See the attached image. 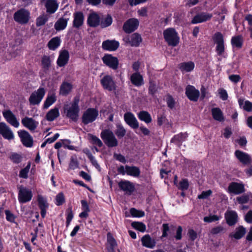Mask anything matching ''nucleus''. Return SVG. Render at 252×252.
<instances>
[{"mask_svg": "<svg viewBox=\"0 0 252 252\" xmlns=\"http://www.w3.org/2000/svg\"><path fill=\"white\" fill-rule=\"evenodd\" d=\"M79 101L78 98L75 97L71 106L69 107L68 105H65L63 107L64 111L66 117L74 122L77 121L79 116L80 111L78 105Z\"/></svg>", "mask_w": 252, "mask_h": 252, "instance_id": "1", "label": "nucleus"}, {"mask_svg": "<svg viewBox=\"0 0 252 252\" xmlns=\"http://www.w3.org/2000/svg\"><path fill=\"white\" fill-rule=\"evenodd\" d=\"M165 40L169 46H176L179 43L180 38L174 28H168L163 31Z\"/></svg>", "mask_w": 252, "mask_h": 252, "instance_id": "2", "label": "nucleus"}, {"mask_svg": "<svg viewBox=\"0 0 252 252\" xmlns=\"http://www.w3.org/2000/svg\"><path fill=\"white\" fill-rule=\"evenodd\" d=\"M100 137L109 148L115 147L118 145V141L114 133L109 129L102 130L100 133Z\"/></svg>", "mask_w": 252, "mask_h": 252, "instance_id": "3", "label": "nucleus"}, {"mask_svg": "<svg viewBox=\"0 0 252 252\" xmlns=\"http://www.w3.org/2000/svg\"><path fill=\"white\" fill-rule=\"evenodd\" d=\"M98 116V111L95 108H88L84 112L82 117V122L86 125L94 122Z\"/></svg>", "mask_w": 252, "mask_h": 252, "instance_id": "4", "label": "nucleus"}, {"mask_svg": "<svg viewBox=\"0 0 252 252\" xmlns=\"http://www.w3.org/2000/svg\"><path fill=\"white\" fill-rule=\"evenodd\" d=\"M213 40L216 44V51L219 56H222L225 51L223 36L220 32H216L213 36Z\"/></svg>", "mask_w": 252, "mask_h": 252, "instance_id": "5", "label": "nucleus"}, {"mask_svg": "<svg viewBox=\"0 0 252 252\" xmlns=\"http://www.w3.org/2000/svg\"><path fill=\"white\" fill-rule=\"evenodd\" d=\"M18 200L20 203H25L30 201L32 197V193L31 189L23 186L18 187Z\"/></svg>", "mask_w": 252, "mask_h": 252, "instance_id": "6", "label": "nucleus"}, {"mask_svg": "<svg viewBox=\"0 0 252 252\" xmlns=\"http://www.w3.org/2000/svg\"><path fill=\"white\" fill-rule=\"evenodd\" d=\"M30 12L23 8L16 11L14 14V20L22 24H26L29 22Z\"/></svg>", "mask_w": 252, "mask_h": 252, "instance_id": "7", "label": "nucleus"}, {"mask_svg": "<svg viewBox=\"0 0 252 252\" xmlns=\"http://www.w3.org/2000/svg\"><path fill=\"white\" fill-rule=\"evenodd\" d=\"M45 94V90L43 88H39L36 91L33 92L30 98L29 101L32 105L38 104Z\"/></svg>", "mask_w": 252, "mask_h": 252, "instance_id": "8", "label": "nucleus"}, {"mask_svg": "<svg viewBox=\"0 0 252 252\" xmlns=\"http://www.w3.org/2000/svg\"><path fill=\"white\" fill-rule=\"evenodd\" d=\"M139 24V21L137 19L130 18L125 22L123 29L126 33H130L137 29Z\"/></svg>", "mask_w": 252, "mask_h": 252, "instance_id": "9", "label": "nucleus"}, {"mask_svg": "<svg viewBox=\"0 0 252 252\" xmlns=\"http://www.w3.org/2000/svg\"><path fill=\"white\" fill-rule=\"evenodd\" d=\"M102 60L103 63L110 68L114 70L118 68L119 60L117 57H113L110 54H105Z\"/></svg>", "mask_w": 252, "mask_h": 252, "instance_id": "10", "label": "nucleus"}, {"mask_svg": "<svg viewBox=\"0 0 252 252\" xmlns=\"http://www.w3.org/2000/svg\"><path fill=\"white\" fill-rule=\"evenodd\" d=\"M100 83L103 88L109 91H115L116 89V84L110 75L104 76L101 79Z\"/></svg>", "mask_w": 252, "mask_h": 252, "instance_id": "11", "label": "nucleus"}, {"mask_svg": "<svg viewBox=\"0 0 252 252\" xmlns=\"http://www.w3.org/2000/svg\"><path fill=\"white\" fill-rule=\"evenodd\" d=\"M22 144L27 147H31L33 145V139L30 133L25 130L18 131Z\"/></svg>", "mask_w": 252, "mask_h": 252, "instance_id": "12", "label": "nucleus"}, {"mask_svg": "<svg viewBox=\"0 0 252 252\" xmlns=\"http://www.w3.org/2000/svg\"><path fill=\"white\" fill-rule=\"evenodd\" d=\"M234 154L236 158L243 164L249 165L252 163V158L248 154L237 150L235 151Z\"/></svg>", "mask_w": 252, "mask_h": 252, "instance_id": "13", "label": "nucleus"}, {"mask_svg": "<svg viewBox=\"0 0 252 252\" xmlns=\"http://www.w3.org/2000/svg\"><path fill=\"white\" fill-rule=\"evenodd\" d=\"M228 191L234 194H240L245 191V186L243 183L231 182L228 187Z\"/></svg>", "mask_w": 252, "mask_h": 252, "instance_id": "14", "label": "nucleus"}, {"mask_svg": "<svg viewBox=\"0 0 252 252\" xmlns=\"http://www.w3.org/2000/svg\"><path fill=\"white\" fill-rule=\"evenodd\" d=\"M120 189L128 195H131L135 190V187L132 182L127 180H122L118 183Z\"/></svg>", "mask_w": 252, "mask_h": 252, "instance_id": "15", "label": "nucleus"}, {"mask_svg": "<svg viewBox=\"0 0 252 252\" xmlns=\"http://www.w3.org/2000/svg\"><path fill=\"white\" fill-rule=\"evenodd\" d=\"M0 134L2 137L8 140L14 138V134L10 128L4 123H0Z\"/></svg>", "mask_w": 252, "mask_h": 252, "instance_id": "16", "label": "nucleus"}, {"mask_svg": "<svg viewBox=\"0 0 252 252\" xmlns=\"http://www.w3.org/2000/svg\"><path fill=\"white\" fill-rule=\"evenodd\" d=\"M186 94L190 100L196 102L199 98L200 93L193 86L188 85L186 88Z\"/></svg>", "mask_w": 252, "mask_h": 252, "instance_id": "17", "label": "nucleus"}, {"mask_svg": "<svg viewBox=\"0 0 252 252\" xmlns=\"http://www.w3.org/2000/svg\"><path fill=\"white\" fill-rule=\"evenodd\" d=\"M124 118L125 122L133 129L139 127V123L134 115L131 112H126L124 114Z\"/></svg>", "mask_w": 252, "mask_h": 252, "instance_id": "18", "label": "nucleus"}, {"mask_svg": "<svg viewBox=\"0 0 252 252\" xmlns=\"http://www.w3.org/2000/svg\"><path fill=\"white\" fill-rule=\"evenodd\" d=\"M212 16L211 13L202 12L196 14L192 19L191 23L194 24L204 22L211 19Z\"/></svg>", "mask_w": 252, "mask_h": 252, "instance_id": "19", "label": "nucleus"}, {"mask_svg": "<svg viewBox=\"0 0 252 252\" xmlns=\"http://www.w3.org/2000/svg\"><path fill=\"white\" fill-rule=\"evenodd\" d=\"M22 125L31 131H34L38 125V122L32 118L26 117L22 119Z\"/></svg>", "mask_w": 252, "mask_h": 252, "instance_id": "20", "label": "nucleus"}, {"mask_svg": "<svg viewBox=\"0 0 252 252\" xmlns=\"http://www.w3.org/2000/svg\"><path fill=\"white\" fill-rule=\"evenodd\" d=\"M4 118L6 121L12 126L18 127L19 126V123L17 121L15 116L9 110L4 111L2 112Z\"/></svg>", "mask_w": 252, "mask_h": 252, "instance_id": "21", "label": "nucleus"}, {"mask_svg": "<svg viewBox=\"0 0 252 252\" xmlns=\"http://www.w3.org/2000/svg\"><path fill=\"white\" fill-rule=\"evenodd\" d=\"M119 47V43L115 40H107L102 42V48L104 50L116 51Z\"/></svg>", "mask_w": 252, "mask_h": 252, "instance_id": "22", "label": "nucleus"}, {"mask_svg": "<svg viewBox=\"0 0 252 252\" xmlns=\"http://www.w3.org/2000/svg\"><path fill=\"white\" fill-rule=\"evenodd\" d=\"M69 58V53L67 50L61 51L57 61V65L60 67L64 66L68 63Z\"/></svg>", "mask_w": 252, "mask_h": 252, "instance_id": "23", "label": "nucleus"}, {"mask_svg": "<svg viewBox=\"0 0 252 252\" xmlns=\"http://www.w3.org/2000/svg\"><path fill=\"white\" fill-rule=\"evenodd\" d=\"M44 5L46 12L49 14L55 13L59 7V3L56 0H46Z\"/></svg>", "mask_w": 252, "mask_h": 252, "instance_id": "24", "label": "nucleus"}, {"mask_svg": "<svg viewBox=\"0 0 252 252\" xmlns=\"http://www.w3.org/2000/svg\"><path fill=\"white\" fill-rule=\"evenodd\" d=\"M225 218L227 223L229 226L235 225L238 221V216L234 211H227L225 214Z\"/></svg>", "mask_w": 252, "mask_h": 252, "instance_id": "25", "label": "nucleus"}, {"mask_svg": "<svg viewBox=\"0 0 252 252\" xmlns=\"http://www.w3.org/2000/svg\"><path fill=\"white\" fill-rule=\"evenodd\" d=\"M100 20L99 15L95 12H92L89 15L87 23L91 27H96L100 25Z\"/></svg>", "mask_w": 252, "mask_h": 252, "instance_id": "26", "label": "nucleus"}, {"mask_svg": "<svg viewBox=\"0 0 252 252\" xmlns=\"http://www.w3.org/2000/svg\"><path fill=\"white\" fill-rule=\"evenodd\" d=\"M38 202L40 209L41 210V216L44 218L46 214V210L48 207L47 200L41 195H38Z\"/></svg>", "mask_w": 252, "mask_h": 252, "instance_id": "27", "label": "nucleus"}, {"mask_svg": "<svg viewBox=\"0 0 252 252\" xmlns=\"http://www.w3.org/2000/svg\"><path fill=\"white\" fill-rule=\"evenodd\" d=\"M246 233V229L242 225L236 227L234 233H231L229 236L234 238L236 240H239L244 236Z\"/></svg>", "mask_w": 252, "mask_h": 252, "instance_id": "28", "label": "nucleus"}, {"mask_svg": "<svg viewBox=\"0 0 252 252\" xmlns=\"http://www.w3.org/2000/svg\"><path fill=\"white\" fill-rule=\"evenodd\" d=\"M74 20L73 26L74 27L78 28L81 27L84 22V15L82 12H76L73 14Z\"/></svg>", "mask_w": 252, "mask_h": 252, "instance_id": "29", "label": "nucleus"}, {"mask_svg": "<svg viewBox=\"0 0 252 252\" xmlns=\"http://www.w3.org/2000/svg\"><path fill=\"white\" fill-rule=\"evenodd\" d=\"M142 244L143 246L153 249L156 246V241L152 239L149 235H146L144 236L141 239Z\"/></svg>", "mask_w": 252, "mask_h": 252, "instance_id": "30", "label": "nucleus"}, {"mask_svg": "<svg viewBox=\"0 0 252 252\" xmlns=\"http://www.w3.org/2000/svg\"><path fill=\"white\" fill-rule=\"evenodd\" d=\"M130 81L136 86H140L144 84L143 77L139 72L133 73L131 75Z\"/></svg>", "mask_w": 252, "mask_h": 252, "instance_id": "31", "label": "nucleus"}, {"mask_svg": "<svg viewBox=\"0 0 252 252\" xmlns=\"http://www.w3.org/2000/svg\"><path fill=\"white\" fill-rule=\"evenodd\" d=\"M117 246V242L114 237L110 234H107V249L108 252H115V248Z\"/></svg>", "mask_w": 252, "mask_h": 252, "instance_id": "32", "label": "nucleus"}, {"mask_svg": "<svg viewBox=\"0 0 252 252\" xmlns=\"http://www.w3.org/2000/svg\"><path fill=\"white\" fill-rule=\"evenodd\" d=\"M57 100L56 94L54 91L48 93L47 97L44 103V108L47 109L53 104Z\"/></svg>", "mask_w": 252, "mask_h": 252, "instance_id": "33", "label": "nucleus"}, {"mask_svg": "<svg viewBox=\"0 0 252 252\" xmlns=\"http://www.w3.org/2000/svg\"><path fill=\"white\" fill-rule=\"evenodd\" d=\"M69 19L62 17L59 18L55 23L54 28L57 31L64 30L66 26Z\"/></svg>", "mask_w": 252, "mask_h": 252, "instance_id": "34", "label": "nucleus"}, {"mask_svg": "<svg viewBox=\"0 0 252 252\" xmlns=\"http://www.w3.org/2000/svg\"><path fill=\"white\" fill-rule=\"evenodd\" d=\"M142 39L141 35L137 33H134L130 37L129 42L131 46L137 47L142 42Z\"/></svg>", "mask_w": 252, "mask_h": 252, "instance_id": "35", "label": "nucleus"}, {"mask_svg": "<svg viewBox=\"0 0 252 252\" xmlns=\"http://www.w3.org/2000/svg\"><path fill=\"white\" fill-rule=\"evenodd\" d=\"M213 119L219 122H222L224 118L223 113L219 108H213L211 110Z\"/></svg>", "mask_w": 252, "mask_h": 252, "instance_id": "36", "label": "nucleus"}, {"mask_svg": "<svg viewBox=\"0 0 252 252\" xmlns=\"http://www.w3.org/2000/svg\"><path fill=\"white\" fill-rule=\"evenodd\" d=\"M188 134L186 132L180 133L175 135L171 140V142L174 143L180 146L181 144L187 139Z\"/></svg>", "mask_w": 252, "mask_h": 252, "instance_id": "37", "label": "nucleus"}, {"mask_svg": "<svg viewBox=\"0 0 252 252\" xmlns=\"http://www.w3.org/2000/svg\"><path fill=\"white\" fill-rule=\"evenodd\" d=\"M126 173L127 175L131 176L134 177H138L139 176L140 174V169L136 166H126Z\"/></svg>", "mask_w": 252, "mask_h": 252, "instance_id": "38", "label": "nucleus"}, {"mask_svg": "<svg viewBox=\"0 0 252 252\" xmlns=\"http://www.w3.org/2000/svg\"><path fill=\"white\" fill-rule=\"evenodd\" d=\"M194 68V63L192 62H184L179 64V68L183 72L192 71Z\"/></svg>", "mask_w": 252, "mask_h": 252, "instance_id": "39", "label": "nucleus"}, {"mask_svg": "<svg viewBox=\"0 0 252 252\" xmlns=\"http://www.w3.org/2000/svg\"><path fill=\"white\" fill-rule=\"evenodd\" d=\"M176 227L173 225H169L168 223L162 224V234L161 237H167L169 234H171L175 230Z\"/></svg>", "mask_w": 252, "mask_h": 252, "instance_id": "40", "label": "nucleus"}, {"mask_svg": "<svg viewBox=\"0 0 252 252\" xmlns=\"http://www.w3.org/2000/svg\"><path fill=\"white\" fill-rule=\"evenodd\" d=\"M60 116L59 109L54 108L51 109L46 114V118L48 121H53Z\"/></svg>", "mask_w": 252, "mask_h": 252, "instance_id": "41", "label": "nucleus"}, {"mask_svg": "<svg viewBox=\"0 0 252 252\" xmlns=\"http://www.w3.org/2000/svg\"><path fill=\"white\" fill-rule=\"evenodd\" d=\"M72 88L70 83L63 82L60 87V93L63 95H66L71 92Z\"/></svg>", "mask_w": 252, "mask_h": 252, "instance_id": "42", "label": "nucleus"}, {"mask_svg": "<svg viewBox=\"0 0 252 252\" xmlns=\"http://www.w3.org/2000/svg\"><path fill=\"white\" fill-rule=\"evenodd\" d=\"M61 44L60 37L56 36L52 38L48 43V48L51 50H55Z\"/></svg>", "mask_w": 252, "mask_h": 252, "instance_id": "43", "label": "nucleus"}, {"mask_svg": "<svg viewBox=\"0 0 252 252\" xmlns=\"http://www.w3.org/2000/svg\"><path fill=\"white\" fill-rule=\"evenodd\" d=\"M138 118L146 124L150 123L152 122V117L150 114L147 111H141L138 114Z\"/></svg>", "mask_w": 252, "mask_h": 252, "instance_id": "44", "label": "nucleus"}, {"mask_svg": "<svg viewBox=\"0 0 252 252\" xmlns=\"http://www.w3.org/2000/svg\"><path fill=\"white\" fill-rule=\"evenodd\" d=\"M243 99H239L238 103L240 107L247 112H252V102L249 100H246L244 102Z\"/></svg>", "mask_w": 252, "mask_h": 252, "instance_id": "45", "label": "nucleus"}, {"mask_svg": "<svg viewBox=\"0 0 252 252\" xmlns=\"http://www.w3.org/2000/svg\"><path fill=\"white\" fill-rule=\"evenodd\" d=\"M231 42L232 46L237 48H241L242 46L243 39L240 35L233 37Z\"/></svg>", "mask_w": 252, "mask_h": 252, "instance_id": "46", "label": "nucleus"}, {"mask_svg": "<svg viewBox=\"0 0 252 252\" xmlns=\"http://www.w3.org/2000/svg\"><path fill=\"white\" fill-rule=\"evenodd\" d=\"M115 133L119 138H121L126 135V130L121 124H118L116 125Z\"/></svg>", "mask_w": 252, "mask_h": 252, "instance_id": "47", "label": "nucleus"}, {"mask_svg": "<svg viewBox=\"0 0 252 252\" xmlns=\"http://www.w3.org/2000/svg\"><path fill=\"white\" fill-rule=\"evenodd\" d=\"M41 65L45 72L49 70L51 65V60L50 57L47 56H44L41 60Z\"/></svg>", "mask_w": 252, "mask_h": 252, "instance_id": "48", "label": "nucleus"}, {"mask_svg": "<svg viewBox=\"0 0 252 252\" xmlns=\"http://www.w3.org/2000/svg\"><path fill=\"white\" fill-rule=\"evenodd\" d=\"M251 196V193H245L236 198L239 204H243L249 202Z\"/></svg>", "mask_w": 252, "mask_h": 252, "instance_id": "49", "label": "nucleus"}, {"mask_svg": "<svg viewBox=\"0 0 252 252\" xmlns=\"http://www.w3.org/2000/svg\"><path fill=\"white\" fill-rule=\"evenodd\" d=\"M88 135L89 140L93 144L99 147H101L103 146L102 142L98 137L91 134H89Z\"/></svg>", "mask_w": 252, "mask_h": 252, "instance_id": "50", "label": "nucleus"}, {"mask_svg": "<svg viewBox=\"0 0 252 252\" xmlns=\"http://www.w3.org/2000/svg\"><path fill=\"white\" fill-rule=\"evenodd\" d=\"M131 226L135 229L143 232L146 230V225L141 222L134 221L132 222Z\"/></svg>", "mask_w": 252, "mask_h": 252, "instance_id": "51", "label": "nucleus"}, {"mask_svg": "<svg viewBox=\"0 0 252 252\" xmlns=\"http://www.w3.org/2000/svg\"><path fill=\"white\" fill-rule=\"evenodd\" d=\"M112 22V18L111 16L108 15L107 17L103 20H102L100 23L101 28H104L107 27L111 25Z\"/></svg>", "mask_w": 252, "mask_h": 252, "instance_id": "52", "label": "nucleus"}, {"mask_svg": "<svg viewBox=\"0 0 252 252\" xmlns=\"http://www.w3.org/2000/svg\"><path fill=\"white\" fill-rule=\"evenodd\" d=\"M226 229L221 225L217 226L213 228L211 230V233L213 235H217L220 233L225 232Z\"/></svg>", "mask_w": 252, "mask_h": 252, "instance_id": "53", "label": "nucleus"}, {"mask_svg": "<svg viewBox=\"0 0 252 252\" xmlns=\"http://www.w3.org/2000/svg\"><path fill=\"white\" fill-rule=\"evenodd\" d=\"M48 18L47 15H42L38 17L36 19V26L37 27L44 25L48 21Z\"/></svg>", "mask_w": 252, "mask_h": 252, "instance_id": "54", "label": "nucleus"}, {"mask_svg": "<svg viewBox=\"0 0 252 252\" xmlns=\"http://www.w3.org/2000/svg\"><path fill=\"white\" fill-rule=\"evenodd\" d=\"M130 213L133 217H142L145 215V213L143 211L138 210L134 208L130 209Z\"/></svg>", "mask_w": 252, "mask_h": 252, "instance_id": "55", "label": "nucleus"}, {"mask_svg": "<svg viewBox=\"0 0 252 252\" xmlns=\"http://www.w3.org/2000/svg\"><path fill=\"white\" fill-rule=\"evenodd\" d=\"M220 220V217L217 215H213L205 217L203 220L206 222H211L213 221H216Z\"/></svg>", "mask_w": 252, "mask_h": 252, "instance_id": "56", "label": "nucleus"}, {"mask_svg": "<svg viewBox=\"0 0 252 252\" xmlns=\"http://www.w3.org/2000/svg\"><path fill=\"white\" fill-rule=\"evenodd\" d=\"M56 204L58 206L62 205L64 202V197L62 192L57 194L56 197Z\"/></svg>", "mask_w": 252, "mask_h": 252, "instance_id": "57", "label": "nucleus"}, {"mask_svg": "<svg viewBox=\"0 0 252 252\" xmlns=\"http://www.w3.org/2000/svg\"><path fill=\"white\" fill-rule=\"evenodd\" d=\"M87 155L88 158H89V159L90 160L92 164L94 166H95L97 169L100 168V166H99V164H98L97 161L96 160V159H95L94 157L93 156V155L90 152H88L87 154Z\"/></svg>", "mask_w": 252, "mask_h": 252, "instance_id": "58", "label": "nucleus"}, {"mask_svg": "<svg viewBox=\"0 0 252 252\" xmlns=\"http://www.w3.org/2000/svg\"><path fill=\"white\" fill-rule=\"evenodd\" d=\"M189 187V183L187 179H183L180 183L179 185V189L185 190H187Z\"/></svg>", "mask_w": 252, "mask_h": 252, "instance_id": "59", "label": "nucleus"}, {"mask_svg": "<svg viewBox=\"0 0 252 252\" xmlns=\"http://www.w3.org/2000/svg\"><path fill=\"white\" fill-rule=\"evenodd\" d=\"M10 159L13 162L19 163L21 161L22 157L17 153H13L11 155Z\"/></svg>", "mask_w": 252, "mask_h": 252, "instance_id": "60", "label": "nucleus"}, {"mask_svg": "<svg viewBox=\"0 0 252 252\" xmlns=\"http://www.w3.org/2000/svg\"><path fill=\"white\" fill-rule=\"evenodd\" d=\"M5 213L7 220L11 222H14L15 216L9 210H6Z\"/></svg>", "mask_w": 252, "mask_h": 252, "instance_id": "61", "label": "nucleus"}, {"mask_svg": "<svg viewBox=\"0 0 252 252\" xmlns=\"http://www.w3.org/2000/svg\"><path fill=\"white\" fill-rule=\"evenodd\" d=\"M166 102L168 107H169L170 109H173L174 107L175 101L171 95H168L167 96Z\"/></svg>", "mask_w": 252, "mask_h": 252, "instance_id": "62", "label": "nucleus"}, {"mask_svg": "<svg viewBox=\"0 0 252 252\" xmlns=\"http://www.w3.org/2000/svg\"><path fill=\"white\" fill-rule=\"evenodd\" d=\"M30 165L22 169L19 173V176L21 178L26 179L28 178V174L29 171Z\"/></svg>", "mask_w": 252, "mask_h": 252, "instance_id": "63", "label": "nucleus"}, {"mask_svg": "<svg viewBox=\"0 0 252 252\" xmlns=\"http://www.w3.org/2000/svg\"><path fill=\"white\" fill-rule=\"evenodd\" d=\"M157 91V88L156 84L152 82H150L149 87V92L152 95H154Z\"/></svg>", "mask_w": 252, "mask_h": 252, "instance_id": "64", "label": "nucleus"}]
</instances>
